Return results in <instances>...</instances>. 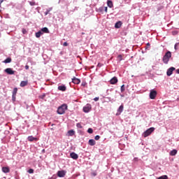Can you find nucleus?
Instances as JSON below:
<instances>
[{
  "label": "nucleus",
  "mask_w": 179,
  "mask_h": 179,
  "mask_svg": "<svg viewBox=\"0 0 179 179\" xmlns=\"http://www.w3.org/2000/svg\"><path fill=\"white\" fill-rule=\"evenodd\" d=\"M63 45H64V47H68V43H67V42H64V43H63Z\"/></svg>",
  "instance_id": "nucleus-41"
},
{
  "label": "nucleus",
  "mask_w": 179,
  "mask_h": 179,
  "mask_svg": "<svg viewBox=\"0 0 179 179\" xmlns=\"http://www.w3.org/2000/svg\"><path fill=\"white\" fill-rule=\"evenodd\" d=\"M81 86H86V82H83L82 84H81Z\"/></svg>",
  "instance_id": "nucleus-42"
},
{
  "label": "nucleus",
  "mask_w": 179,
  "mask_h": 179,
  "mask_svg": "<svg viewBox=\"0 0 179 179\" xmlns=\"http://www.w3.org/2000/svg\"><path fill=\"white\" fill-rule=\"evenodd\" d=\"M169 24H168L167 26H169Z\"/></svg>",
  "instance_id": "nucleus-57"
},
{
  "label": "nucleus",
  "mask_w": 179,
  "mask_h": 179,
  "mask_svg": "<svg viewBox=\"0 0 179 179\" xmlns=\"http://www.w3.org/2000/svg\"><path fill=\"white\" fill-rule=\"evenodd\" d=\"M29 5H31V6H34V5H36V2H34V1H30V2H29Z\"/></svg>",
  "instance_id": "nucleus-38"
},
{
  "label": "nucleus",
  "mask_w": 179,
  "mask_h": 179,
  "mask_svg": "<svg viewBox=\"0 0 179 179\" xmlns=\"http://www.w3.org/2000/svg\"><path fill=\"white\" fill-rule=\"evenodd\" d=\"M134 160H138V158H137V157H135V158H134Z\"/></svg>",
  "instance_id": "nucleus-54"
},
{
  "label": "nucleus",
  "mask_w": 179,
  "mask_h": 179,
  "mask_svg": "<svg viewBox=\"0 0 179 179\" xmlns=\"http://www.w3.org/2000/svg\"><path fill=\"white\" fill-rule=\"evenodd\" d=\"M117 58L119 59L120 62H121V61H122V55H119L117 56Z\"/></svg>",
  "instance_id": "nucleus-36"
},
{
  "label": "nucleus",
  "mask_w": 179,
  "mask_h": 179,
  "mask_svg": "<svg viewBox=\"0 0 179 179\" xmlns=\"http://www.w3.org/2000/svg\"><path fill=\"white\" fill-rule=\"evenodd\" d=\"M176 73L179 75V69H176Z\"/></svg>",
  "instance_id": "nucleus-48"
},
{
  "label": "nucleus",
  "mask_w": 179,
  "mask_h": 179,
  "mask_svg": "<svg viewBox=\"0 0 179 179\" xmlns=\"http://www.w3.org/2000/svg\"><path fill=\"white\" fill-rule=\"evenodd\" d=\"M58 90H60V92H66V86L65 85H59Z\"/></svg>",
  "instance_id": "nucleus-14"
},
{
  "label": "nucleus",
  "mask_w": 179,
  "mask_h": 179,
  "mask_svg": "<svg viewBox=\"0 0 179 179\" xmlns=\"http://www.w3.org/2000/svg\"><path fill=\"white\" fill-rule=\"evenodd\" d=\"M110 90H106V96H108V94H110V93H108V91H109Z\"/></svg>",
  "instance_id": "nucleus-46"
},
{
  "label": "nucleus",
  "mask_w": 179,
  "mask_h": 179,
  "mask_svg": "<svg viewBox=\"0 0 179 179\" xmlns=\"http://www.w3.org/2000/svg\"><path fill=\"white\" fill-rule=\"evenodd\" d=\"M120 91H121V93H124V92H125V85H122L120 87Z\"/></svg>",
  "instance_id": "nucleus-26"
},
{
  "label": "nucleus",
  "mask_w": 179,
  "mask_h": 179,
  "mask_svg": "<svg viewBox=\"0 0 179 179\" xmlns=\"http://www.w3.org/2000/svg\"><path fill=\"white\" fill-rule=\"evenodd\" d=\"M17 94V88L15 87L13 90V95L16 96Z\"/></svg>",
  "instance_id": "nucleus-27"
},
{
  "label": "nucleus",
  "mask_w": 179,
  "mask_h": 179,
  "mask_svg": "<svg viewBox=\"0 0 179 179\" xmlns=\"http://www.w3.org/2000/svg\"><path fill=\"white\" fill-rule=\"evenodd\" d=\"M94 139H95V141H99V140L100 139V136L96 135V136L94 137Z\"/></svg>",
  "instance_id": "nucleus-39"
},
{
  "label": "nucleus",
  "mask_w": 179,
  "mask_h": 179,
  "mask_svg": "<svg viewBox=\"0 0 179 179\" xmlns=\"http://www.w3.org/2000/svg\"><path fill=\"white\" fill-rule=\"evenodd\" d=\"M45 93H43L42 95L39 96V99H41L42 100H44V99H45Z\"/></svg>",
  "instance_id": "nucleus-29"
},
{
  "label": "nucleus",
  "mask_w": 179,
  "mask_h": 179,
  "mask_svg": "<svg viewBox=\"0 0 179 179\" xmlns=\"http://www.w3.org/2000/svg\"><path fill=\"white\" fill-rule=\"evenodd\" d=\"M70 157L73 159V160H78V159H79V155L75 152H72L70 153Z\"/></svg>",
  "instance_id": "nucleus-9"
},
{
  "label": "nucleus",
  "mask_w": 179,
  "mask_h": 179,
  "mask_svg": "<svg viewBox=\"0 0 179 179\" xmlns=\"http://www.w3.org/2000/svg\"><path fill=\"white\" fill-rule=\"evenodd\" d=\"M117 23H121V21L117 22Z\"/></svg>",
  "instance_id": "nucleus-56"
},
{
  "label": "nucleus",
  "mask_w": 179,
  "mask_h": 179,
  "mask_svg": "<svg viewBox=\"0 0 179 179\" xmlns=\"http://www.w3.org/2000/svg\"><path fill=\"white\" fill-rule=\"evenodd\" d=\"M2 171H3V173H9L10 171V169L8 166H3L2 168Z\"/></svg>",
  "instance_id": "nucleus-20"
},
{
  "label": "nucleus",
  "mask_w": 179,
  "mask_h": 179,
  "mask_svg": "<svg viewBox=\"0 0 179 179\" xmlns=\"http://www.w3.org/2000/svg\"><path fill=\"white\" fill-rule=\"evenodd\" d=\"M29 85V81L25 80V81H21L20 86V87H24L25 86H27Z\"/></svg>",
  "instance_id": "nucleus-17"
},
{
  "label": "nucleus",
  "mask_w": 179,
  "mask_h": 179,
  "mask_svg": "<svg viewBox=\"0 0 179 179\" xmlns=\"http://www.w3.org/2000/svg\"><path fill=\"white\" fill-rule=\"evenodd\" d=\"M156 96H157V91L156 90H151L150 91L149 97L151 100H155L156 99Z\"/></svg>",
  "instance_id": "nucleus-4"
},
{
  "label": "nucleus",
  "mask_w": 179,
  "mask_h": 179,
  "mask_svg": "<svg viewBox=\"0 0 179 179\" xmlns=\"http://www.w3.org/2000/svg\"><path fill=\"white\" fill-rule=\"evenodd\" d=\"M177 33H178V32L175 31H173V32H172V34H173V36H176V34H177Z\"/></svg>",
  "instance_id": "nucleus-43"
},
{
  "label": "nucleus",
  "mask_w": 179,
  "mask_h": 179,
  "mask_svg": "<svg viewBox=\"0 0 179 179\" xmlns=\"http://www.w3.org/2000/svg\"><path fill=\"white\" fill-rule=\"evenodd\" d=\"M120 96L124 97V94H120Z\"/></svg>",
  "instance_id": "nucleus-53"
},
{
  "label": "nucleus",
  "mask_w": 179,
  "mask_h": 179,
  "mask_svg": "<svg viewBox=\"0 0 179 179\" xmlns=\"http://www.w3.org/2000/svg\"><path fill=\"white\" fill-rule=\"evenodd\" d=\"M94 100L95 101H99V100H100V98L99 96H97V97L94 98Z\"/></svg>",
  "instance_id": "nucleus-40"
},
{
  "label": "nucleus",
  "mask_w": 179,
  "mask_h": 179,
  "mask_svg": "<svg viewBox=\"0 0 179 179\" xmlns=\"http://www.w3.org/2000/svg\"><path fill=\"white\" fill-rule=\"evenodd\" d=\"M44 34L41 31V29L35 33V36L36 38H40L41 36H43Z\"/></svg>",
  "instance_id": "nucleus-16"
},
{
  "label": "nucleus",
  "mask_w": 179,
  "mask_h": 179,
  "mask_svg": "<svg viewBox=\"0 0 179 179\" xmlns=\"http://www.w3.org/2000/svg\"><path fill=\"white\" fill-rule=\"evenodd\" d=\"M170 58H171V52L167 51L162 58V61L165 65L169 64V61H170Z\"/></svg>",
  "instance_id": "nucleus-2"
},
{
  "label": "nucleus",
  "mask_w": 179,
  "mask_h": 179,
  "mask_svg": "<svg viewBox=\"0 0 179 179\" xmlns=\"http://www.w3.org/2000/svg\"><path fill=\"white\" fill-rule=\"evenodd\" d=\"M178 47H179V43H176L174 45V48H175L176 51H177V50H178Z\"/></svg>",
  "instance_id": "nucleus-30"
},
{
  "label": "nucleus",
  "mask_w": 179,
  "mask_h": 179,
  "mask_svg": "<svg viewBox=\"0 0 179 179\" xmlns=\"http://www.w3.org/2000/svg\"><path fill=\"white\" fill-rule=\"evenodd\" d=\"M41 152H42V153H45V149H43V150H41Z\"/></svg>",
  "instance_id": "nucleus-49"
},
{
  "label": "nucleus",
  "mask_w": 179,
  "mask_h": 179,
  "mask_svg": "<svg viewBox=\"0 0 179 179\" xmlns=\"http://www.w3.org/2000/svg\"><path fill=\"white\" fill-rule=\"evenodd\" d=\"M107 5L109 8H113V6H114V5L113 4V1L110 0H108Z\"/></svg>",
  "instance_id": "nucleus-23"
},
{
  "label": "nucleus",
  "mask_w": 179,
  "mask_h": 179,
  "mask_svg": "<svg viewBox=\"0 0 179 179\" xmlns=\"http://www.w3.org/2000/svg\"><path fill=\"white\" fill-rule=\"evenodd\" d=\"M71 82H72V83H74V85H79V84H80V79H79L76 77H73L71 79Z\"/></svg>",
  "instance_id": "nucleus-11"
},
{
  "label": "nucleus",
  "mask_w": 179,
  "mask_h": 179,
  "mask_svg": "<svg viewBox=\"0 0 179 179\" xmlns=\"http://www.w3.org/2000/svg\"><path fill=\"white\" fill-rule=\"evenodd\" d=\"M124 111V104H121L119 108H117L116 115H121V113Z\"/></svg>",
  "instance_id": "nucleus-8"
},
{
  "label": "nucleus",
  "mask_w": 179,
  "mask_h": 179,
  "mask_svg": "<svg viewBox=\"0 0 179 179\" xmlns=\"http://www.w3.org/2000/svg\"><path fill=\"white\" fill-rule=\"evenodd\" d=\"M51 10H52L51 8L47 10L45 12V16H47V15H48V13H50V12H51Z\"/></svg>",
  "instance_id": "nucleus-33"
},
{
  "label": "nucleus",
  "mask_w": 179,
  "mask_h": 179,
  "mask_svg": "<svg viewBox=\"0 0 179 179\" xmlns=\"http://www.w3.org/2000/svg\"><path fill=\"white\" fill-rule=\"evenodd\" d=\"M12 101H13V103H15V101H16V95L12 94Z\"/></svg>",
  "instance_id": "nucleus-35"
},
{
  "label": "nucleus",
  "mask_w": 179,
  "mask_h": 179,
  "mask_svg": "<svg viewBox=\"0 0 179 179\" xmlns=\"http://www.w3.org/2000/svg\"><path fill=\"white\" fill-rule=\"evenodd\" d=\"M54 126V124H52V127Z\"/></svg>",
  "instance_id": "nucleus-58"
},
{
  "label": "nucleus",
  "mask_w": 179,
  "mask_h": 179,
  "mask_svg": "<svg viewBox=\"0 0 179 179\" xmlns=\"http://www.w3.org/2000/svg\"><path fill=\"white\" fill-rule=\"evenodd\" d=\"M76 127H77V128H80V129L83 128L82 124L80 123H79V122L76 124Z\"/></svg>",
  "instance_id": "nucleus-34"
},
{
  "label": "nucleus",
  "mask_w": 179,
  "mask_h": 179,
  "mask_svg": "<svg viewBox=\"0 0 179 179\" xmlns=\"http://www.w3.org/2000/svg\"><path fill=\"white\" fill-rule=\"evenodd\" d=\"M66 110H68V105L66 103H63L57 108V113L59 115H62V114L65 113Z\"/></svg>",
  "instance_id": "nucleus-1"
},
{
  "label": "nucleus",
  "mask_w": 179,
  "mask_h": 179,
  "mask_svg": "<svg viewBox=\"0 0 179 179\" xmlns=\"http://www.w3.org/2000/svg\"><path fill=\"white\" fill-rule=\"evenodd\" d=\"M82 36L85 35V32L81 33Z\"/></svg>",
  "instance_id": "nucleus-52"
},
{
  "label": "nucleus",
  "mask_w": 179,
  "mask_h": 179,
  "mask_svg": "<svg viewBox=\"0 0 179 179\" xmlns=\"http://www.w3.org/2000/svg\"><path fill=\"white\" fill-rule=\"evenodd\" d=\"M157 179H169V176H167V175H163L162 176L158 177Z\"/></svg>",
  "instance_id": "nucleus-24"
},
{
  "label": "nucleus",
  "mask_w": 179,
  "mask_h": 179,
  "mask_svg": "<svg viewBox=\"0 0 179 179\" xmlns=\"http://www.w3.org/2000/svg\"><path fill=\"white\" fill-rule=\"evenodd\" d=\"M90 110H92V105L87 104L85 106L83 107V110L84 113H90Z\"/></svg>",
  "instance_id": "nucleus-5"
},
{
  "label": "nucleus",
  "mask_w": 179,
  "mask_h": 179,
  "mask_svg": "<svg viewBox=\"0 0 179 179\" xmlns=\"http://www.w3.org/2000/svg\"><path fill=\"white\" fill-rule=\"evenodd\" d=\"M29 68V65H26V66H25V69L28 70Z\"/></svg>",
  "instance_id": "nucleus-45"
},
{
  "label": "nucleus",
  "mask_w": 179,
  "mask_h": 179,
  "mask_svg": "<svg viewBox=\"0 0 179 179\" xmlns=\"http://www.w3.org/2000/svg\"><path fill=\"white\" fill-rule=\"evenodd\" d=\"M110 85H117L118 83V78L117 77H113L110 80Z\"/></svg>",
  "instance_id": "nucleus-12"
},
{
  "label": "nucleus",
  "mask_w": 179,
  "mask_h": 179,
  "mask_svg": "<svg viewBox=\"0 0 179 179\" xmlns=\"http://www.w3.org/2000/svg\"><path fill=\"white\" fill-rule=\"evenodd\" d=\"M177 152H178L177 150L173 149V150H172L169 152V155H170V156H176V155H177Z\"/></svg>",
  "instance_id": "nucleus-21"
},
{
  "label": "nucleus",
  "mask_w": 179,
  "mask_h": 179,
  "mask_svg": "<svg viewBox=\"0 0 179 179\" xmlns=\"http://www.w3.org/2000/svg\"><path fill=\"white\" fill-rule=\"evenodd\" d=\"M174 71H176L175 67L171 66L169 69H168L166 71L167 76H171L173 75V72H174Z\"/></svg>",
  "instance_id": "nucleus-7"
},
{
  "label": "nucleus",
  "mask_w": 179,
  "mask_h": 179,
  "mask_svg": "<svg viewBox=\"0 0 179 179\" xmlns=\"http://www.w3.org/2000/svg\"><path fill=\"white\" fill-rule=\"evenodd\" d=\"M99 10H101V11L104 10L105 12H107V7H106V6L101 7V8H99Z\"/></svg>",
  "instance_id": "nucleus-28"
},
{
  "label": "nucleus",
  "mask_w": 179,
  "mask_h": 179,
  "mask_svg": "<svg viewBox=\"0 0 179 179\" xmlns=\"http://www.w3.org/2000/svg\"><path fill=\"white\" fill-rule=\"evenodd\" d=\"M88 145H90V146H94V145H96V141H94V139H90L88 141Z\"/></svg>",
  "instance_id": "nucleus-19"
},
{
  "label": "nucleus",
  "mask_w": 179,
  "mask_h": 179,
  "mask_svg": "<svg viewBox=\"0 0 179 179\" xmlns=\"http://www.w3.org/2000/svg\"><path fill=\"white\" fill-rule=\"evenodd\" d=\"M121 26H122V23H115V29H120V27H121Z\"/></svg>",
  "instance_id": "nucleus-25"
},
{
  "label": "nucleus",
  "mask_w": 179,
  "mask_h": 179,
  "mask_svg": "<svg viewBox=\"0 0 179 179\" xmlns=\"http://www.w3.org/2000/svg\"><path fill=\"white\" fill-rule=\"evenodd\" d=\"M4 72H6L7 75H15L16 71H13V69L12 68H7L4 70Z\"/></svg>",
  "instance_id": "nucleus-6"
},
{
  "label": "nucleus",
  "mask_w": 179,
  "mask_h": 179,
  "mask_svg": "<svg viewBox=\"0 0 179 179\" xmlns=\"http://www.w3.org/2000/svg\"><path fill=\"white\" fill-rule=\"evenodd\" d=\"M40 30L43 34H50V29H48L46 27L41 28Z\"/></svg>",
  "instance_id": "nucleus-13"
},
{
  "label": "nucleus",
  "mask_w": 179,
  "mask_h": 179,
  "mask_svg": "<svg viewBox=\"0 0 179 179\" xmlns=\"http://www.w3.org/2000/svg\"><path fill=\"white\" fill-rule=\"evenodd\" d=\"M78 134H83V131H82V130H78Z\"/></svg>",
  "instance_id": "nucleus-47"
},
{
  "label": "nucleus",
  "mask_w": 179,
  "mask_h": 179,
  "mask_svg": "<svg viewBox=\"0 0 179 179\" xmlns=\"http://www.w3.org/2000/svg\"><path fill=\"white\" fill-rule=\"evenodd\" d=\"M29 174H33L34 173V169H29L27 171Z\"/></svg>",
  "instance_id": "nucleus-32"
},
{
  "label": "nucleus",
  "mask_w": 179,
  "mask_h": 179,
  "mask_svg": "<svg viewBox=\"0 0 179 179\" xmlns=\"http://www.w3.org/2000/svg\"><path fill=\"white\" fill-rule=\"evenodd\" d=\"M27 140L29 141V142H34V141H38V138L33 136H28Z\"/></svg>",
  "instance_id": "nucleus-15"
},
{
  "label": "nucleus",
  "mask_w": 179,
  "mask_h": 179,
  "mask_svg": "<svg viewBox=\"0 0 179 179\" xmlns=\"http://www.w3.org/2000/svg\"><path fill=\"white\" fill-rule=\"evenodd\" d=\"M154 131H155V127H150L143 133V136L144 138H148V136H149Z\"/></svg>",
  "instance_id": "nucleus-3"
},
{
  "label": "nucleus",
  "mask_w": 179,
  "mask_h": 179,
  "mask_svg": "<svg viewBox=\"0 0 179 179\" xmlns=\"http://www.w3.org/2000/svg\"><path fill=\"white\" fill-rule=\"evenodd\" d=\"M106 99H108V100H109V101L111 100V98H110V97H106Z\"/></svg>",
  "instance_id": "nucleus-51"
},
{
  "label": "nucleus",
  "mask_w": 179,
  "mask_h": 179,
  "mask_svg": "<svg viewBox=\"0 0 179 179\" xmlns=\"http://www.w3.org/2000/svg\"><path fill=\"white\" fill-rule=\"evenodd\" d=\"M88 134H93V129L92 128H89L87 131Z\"/></svg>",
  "instance_id": "nucleus-31"
},
{
  "label": "nucleus",
  "mask_w": 179,
  "mask_h": 179,
  "mask_svg": "<svg viewBox=\"0 0 179 179\" xmlns=\"http://www.w3.org/2000/svg\"><path fill=\"white\" fill-rule=\"evenodd\" d=\"M110 90V92H113V88L112 89H110V90Z\"/></svg>",
  "instance_id": "nucleus-55"
},
{
  "label": "nucleus",
  "mask_w": 179,
  "mask_h": 179,
  "mask_svg": "<svg viewBox=\"0 0 179 179\" xmlns=\"http://www.w3.org/2000/svg\"><path fill=\"white\" fill-rule=\"evenodd\" d=\"M66 174V171H64V170H62V171H59L57 172V176H58L60 178H62L65 177Z\"/></svg>",
  "instance_id": "nucleus-10"
},
{
  "label": "nucleus",
  "mask_w": 179,
  "mask_h": 179,
  "mask_svg": "<svg viewBox=\"0 0 179 179\" xmlns=\"http://www.w3.org/2000/svg\"><path fill=\"white\" fill-rule=\"evenodd\" d=\"M22 34H27V31L26 30V29H22Z\"/></svg>",
  "instance_id": "nucleus-37"
},
{
  "label": "nucleus",
  "mask_w": 179,
  "mask_h": 179,
  "mask_svg": "<svg viewBox=\"0 0 179 179\" xmlns=\"http://www.w3.org/2000/svg\"><path fill=\"white\" fill-rule=\"evenodd\" d=\"M97 66H99V68H101L102 64H100V63H99V64H97Z\"/></svg>",
  "instance_id": "nucleus-44"
},
{
  "label": "nucleus",
  "mask_w": 179,
  "mask_h": 179,
  "mask_svg": "<svg viewBox=\"0 0 179 179\" xmlns=\"http://www.w3.org/2000/svg\"><path fill=\"white\" fill-rule=\"evenodd\" d=\"M3 62L4 64H10V62H12V58L7 57Z\"/></svg>",
  "instance_id": "nucleus-22"
},
{
  "label": "nucleus",
  "mask_w": 179,
  "mask_h": 179,
  "mask_svg": "<svg viewBox=\"0 0 179 179\" xmlns=\"http://www.w3.org/2000/svg\"><path fill=\"white\" fill-rule=\"evenodd\" d=\"M147 45H148V47H150V43H147Z\"/></svg>",
  "instance_id": "nucleus-50"
},
{
  "label": "nucleus",
  "mask_w": 179,
  "mask_h": 179,
  "mask_svg": "<svg viewBox=\"0 0 179 179\" xmlns=\"http://www.w3.org/2000/svg\"><path fill=\"white\" fill-rule=\"evenodd\" d=\"M75 134H76L75 130L71 129V130L68 131L67 136H73V135H75Z\"/></svg>",
  "instance_id": "nucleus-18"
}]
</instances>
